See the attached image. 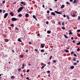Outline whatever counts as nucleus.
Returning a JSON list of instances; mask_svg holds the SVG:
<instances>
[{
    "mask_svg": "<svg viewBox=\"0 0 80 80\" xmlns=\"http://www.w3.org/2000/svg\"><path fill=\"white\" fill-rule=\"evenodd\" d=\"M8 13H5L4 15V18H6L7 17V16H8Z\"/></svg>",
    "mask_w": 80,
    "mask_h": 80,
    "instance_id": "f257e3e1",
    "label": "nucleus"
},
{
    "mask_svg": "<svg viewBox=\"0 0 80 80\" xmlns=\"http://www.w3.org/2000/svg\"><path fill=\"white\" fill-rule=\"evenodd\" d=\"M17 20H18V19H17V18H12V21H16Z\"/></svg>",
    "mask_w": 80,
    "mask_h": 80,
    "instance_id": "f03ea898",
    "label": "nucleus"
},
{
    "mask_svg": "<svg viewBox=\"0 0 80 80\" xmlns=\"http://www.w3.org/2000/svg\"><path fill=\"white\" fill-rule=\"evenodd\" d=\"M78 3V0H74L73 2H72V3Z\"/></svg>",
    "mask_w": 80,
    "mask_h": 80,
    "instance_id": "7ed1b4c3",
    "label": "nucleus"
},
{
    "mask_svg": "<svg viewBox=\"0 0 80 80\" xmlns=\"http://www.w3.org/2000/svg\"><path fill=\"white\" fill-rule=\"evenodd\" d=\"M69 35H72L73 34V33L72 32V30H69Z\"/></svg>",
    "mask_w": 80,
    "mask_h": 80,
    "instance_id": "20e7f679",
    "label": "nucleus"
},
{
    "mask_svg": "<svg viewBox=\"0 0 80 80\" xmlns=\"http://www.w3.org/2000/svg\"><path fill=\"white\" fill-rule=\"evenodd\" d=\"M45 44H41V46L42 47V48H43L44 47H45Z\"/></svg>",
    "mask_w": 80,
    "mask_h": 80,
    "instance_id": "39448f33",
    "label": "nucleus"
},
{
    "mask_svg": "<svg viewBox=\"0 0 80 80\" xmlns=\"http://www.w3.org/2000/svg\"><path fill=\"white\" fill-rule=\"evenodd\" d=\"M54 12L55 13H57V14H61V13L60 12H58L57 11H55Z\"/></svg>",
    "mask_w": 80,
    "mask_h": 80,
    "instance_id": "423d86ee",
    "label": "nucleus"
},
{
    "mask_svg": "<svg viewBox=\"0 0 80 80\" xmlns=\"http://www.w3.org/2000/svg\"><path fill=\"white\" fill-rule=\"evenodd\" d=\"M51 14L53 16H55V13L54 12H51Z\"/></svg>",
    "mask_w": 80,
    "mask_h": 80,
    "instance_id": "0eeeda50",
    "label": "nucleus"
},
{
    "mask_svg": "<svg viewBox=\"0 0 80 80\" xmlns=\"http://www.w3.org/2000/svg\"><path fill=\"white\" fill-rule=\"evenodd\" d=\"M10 15H11L12 17H13V15H14L13 13V12H10Z\"/></svg>",
    "mask_w": 80,
    "mask_h": 80,
    "instance_id": "6e6552de",
    "label": "nucleus"
},
{
    "mask_svg": "<svg viewBox=\"0 0 80 80\" xmlns=\"http://www.w3.org/2000/svg\"><path fill=\"white\" fill-rule=\"evenodd\" d=\"M71 16L72 17H76V15L75 14L73 13V15H72Z\"/></svg>",
    "mask_w": 80,
    "mask_h": 80,
    "instance_id": "1a4fd4ad",
    "label": "nucleus"
},
{
    "mask_svg": "<svg viewBox=\"0 0 80 80\" xmlns=\"http://www.w3.org/2000/svg\"><path fill=\"white\" fill-rule=\"evenodd\" d=\"M18 42H22V41L21 40L20 38H19L18 39Z\"/></svg>",
    "mask_w": 80,
    "mask_h": 80,
    "instance_id": "9d476101",
    "label": "nucleus"
},
{
    "mask_svg": "<svg viewBox=\"0 0 80 80\" xmlns=\"http://www.w3.org/2000/svg\"><path fill=\"white\" fill-rule=\"evenodd\" d=\"M21 4H23V5H25V4H26L25 2H21Z\"/></svg>",
    "mask_w": 80,
    "mask_h": 80,
    "instance_id": "9b49d317",
    "label": "nucleus"
},
{
    "mask_svg": "<svg viewBox=\"0 0 80 80\" xmlns=\"http://www.w3.org/2000/svg\"><path fill=\"white\" fill-rule=\"evenodd\" d=\"M29 15L28 14V13H26L25 15V17H28V16H29Z\"/></svg>",
    "mask_w": 80,
    "mask_h": 80,
    "instance_id": "f8f14e48",
    "label": "nucleus"
},
{
    "mask_svg": "<svg viewBox=\"0 0 80 80\" xmlns=\"http://www.w3.org/2000/svg\"><path fill=\"white\" fill-rule=\"evenodd\" d=\"M23 7H21L19 8V9L21 11V10H23Z\"/></svg>",
    "mask_w": 80,
    "mask_h": 80,
    "instance_id": "ddd939ff",
    "label": "nucleus"
},
{
    "mask_svg": "<svg viewBox=\"0 0 80 80\" xmlns=\"http://www.w3.org/2000/svg\"><path fill=\"white\" fill-rule=\"evenodd\" d=\"M64 51H65V52H66V53H68L69 52V51L66 49H65Z\"/></svg>",
    "mask_w": 80,
    "mask_h": 80,
    "instance_id": "4468645a",
    "label": "nucleus"
},
{
    "mask_svg": "<svg viewBox=\"0 0 80 80\" xmlns=\"http://www.w3.org/2000/svg\"><path fill=\"white\" fill-rule=\"evenodd\" d=\"M64 7H65V5H62L61 6V8H64Z\"/></svg>",
    "mask_w": 80,
    "mask_h": 80,
    "instance_id": "2eb2a0df",
    "label": "nucleus"
},
{
    "mask_svg": "<svg viewBox=\"0 0 80 80\" xmlns=\"http://www.w3.org/2000/svg\"><path fill=\"white\" fill-rule=\"evenodd\" d=\"M64 37L66 38H68V37H67V35H66L64 34Z\"/></svg>",
    "mask_w": 80,
    "mask_h": 80,
    "instance_id": "dca6fc26",
    "label": "nucleus"
},
{
    "mask_svg": "<svg viewBox=\"0 0 80 80\" xmlns=\"http://www.w3.org/2000/svg\"><path fill=\"white\" fill-rule=\"evenodd\" d=\"M74 66H72L70 67L71 69H73L74 68Z\"/></svg>",
    "mask_w": 80,
    "mask_h": 80,
    "instance_id": "f3484780",
    "label": "nucleus"
},
{
    "mask_svg": "<svg viewBox=\"0 0 80 80\" xmlns=\"http://www.w3.org/2000/svg\"><path fill=\"white\" fill-rule=\"evenodd\" d=\"M21 70H22V69L21 68L18 69V72H20V71H21Z\"/></svg>",
    "mask_w": 80,
    "mask_h": 80,
    "instance_id": "a211bd4d",
    "label": "nucleus"
},
{
    "mask_svg": "<svg viewBox=\"0 0 80 80\" xmlns=\"http://www.w3.org/2000/svg\"><path fill=\"white\" fill-rule=\"evenodd\" d=\"M47 33H48L49 34H50V33H51V31H47Z\"/></svg>",
    "mask_w": 80,
    "mask_h": 80,
    "instance_id": "6ab92c4d",
    "label": "nucleus"
},
{
    "mask_svg": "<svg viewBox=\"0 0 80 80\" xmlns=\"http://www.w3.org/2000/svg\"><path fill=\"white\" fill-rule=\"evenodd\" d=\"M66 17L67 18H68V20L70 19V17H69V16L68 15H66Z\"/></svg>",
    "mask_w": 80,
    "mask_h": 80,
    "instance_id": "aec40b11",
    "label": "nucleus"
},
{
    "mask_svg": "<svg viewBox=\"0 0 80 80\" xmlns=\"http://www.w3.org/2000/svg\"><path fill=\"white\" fill-rule=\"evenodd\" d=\"M23 57H24V56L23 55H20V58H23Z\"/></svg>",
    "mask_w": 80,
    "mask_h": 80,
    "instance_id": "412c9836",
    "label": "nucleus"
},
{
    "mask_svg": "<svg viewBox=\"0 0 80 80\" xmlns=\"http://www.w3.org/2000/svg\"><path fill=\"white\" fill-rule=\"evenodd\" d=\"M73 65L75 66V65H77V64L76 62H74L73 63Z\"/></svg>",
    "mask_w": 80,
    "mask_h": 80,
    "instance_id": "4be33fe9",
    "label": "nucleus"
},
{
    "mask_svg": "<svg viewBox=\"0 0 80 80\" xmlns=\"http://www.w3.org/2000/svg\"><path fill=\"white\" fill-rule=\"evenodd\" d=\"M22 16V14H19L18 15V17H21Z\"/></svg>",
    "mask_w": 80,
    "mask_h": 80,
    "instance_id": "5701e85b",
    "label": "nucleus"
},
{
    "mask_svg": "<svg viewBox=\"0 0 80 80\" xmlns=\"http://www.w3.org/2000/svg\"><path fill=\"white\" fill-rule=\"evenodd\" d=\"M77 45H80V42H79L78 43H77Z\"/></svg>",
    "mask_w": 80,
    "mask_h": 80,
    "instance_id": "b1692460",
    "label": "nucleus"
},
{
    "mask_svg": "<svg viewBox=\"0 0 80 80\" xmlns=\"http://www.w3.org/2000/svg\"><path fill=\"white\" fill-rule=\"evenodd\" d=\"M32 17L33 18H36V16L35 15H33L32 16Z\"/></svg>",
    "mask_w": 80,
    "mask_h": 80,
    "instance_id": "393cba45",
    "label": "nucleus"
},
{
    "mask_svg": "<svg viewBox=\"0 0 80 80\" xmlns=\"http://www.w3.org/2000/svg\"><path fill=\"white\" fill-rule=\"evenodd\" d=\"M11 27H14V24H11Z\"/></svg>",
    "mask_w": 80,
    "mask_h": 80,
    "instance_id": "a878e982",
    "label": "nucleus"
},
{
    "mask_svg": "<svg viewBox=\"0 0 80 80\" xmlns=\"http://www.w3.org/2000/svg\"><path fill=\"white\" fill-rule=\"evenodd\" d=\"M6 12V10H3V13H5V12Z\"/></svg>",
    "mask_w": 80,
    "mask_h": 80,
    "instance_id": "bb28decb",
    "label": "nucleus"
},
{
    "mask_svg": "<svg viewBox=\"0 0 80 80\" xmlns=\"http://www.w3.org/2000/svg\"><path fill=\"white\" fill-rule=\"evenodd\" d=\"M41 52H45V51L43 49H42L41 50Z\"/></svg>",
    "mask_w": 80,
    "mask_h": 80,
    "instance_id": "cd10ccee",
    "label": "nucleus"
},
{
    "mask_svg": "<svg viewBox=\"0 0 80 80\" xmlns=\"http://www.w3.org/2000/svg\"><path fill=\"white\" fill-rule=\"evenodd\" d=\"M47 19H48V20H49V18H50V17H49V16H47Z\"/></svg>",
    "mask_w": 80,
    "mask_h": 80,
    "instance_id": "c85d7f7f",
    "label": "nucleus"
},
{
    "mask_svg": "<svg viewBox=\"0 0 80 80\" xmlns=\"http://www.w3.org/2000/svg\"><path fill=\"white\" fill-rule=\"evenodd\" d=\"M5 42H8V39H6L5 40Z\"/></svg>",
    "mask_w": 80,
    "mask_h": 80,
    "instance_id": "c756f323",
    "label": "nucleus"
},
{
    "mask_svg": "<svg viewBox=\"0 0 80 80\" xmlns=\"http://www.w3.org/2000/svg\"><path fill=\"white\" fill-rule=\"evenodd\" d=\"M62 30H65V28L64 27H62Z\"/></svg>",
    "mask_w": 80,
    "mask_h": 80,
    "instance_id": "7c9ffc66",
    "label": "nucleus"
},
{
    "mask_svg": "<svg viewBox=\"0 0 80 80\" xmlns=\"http://www.w3.org/2000/svg\"><path fill=\"white\" fill-rule=\"evenodd\" d=\"M14 76H12L11 77V78H12V79H13V78H14Z\"/></svg>",
    "mask_w": 80,
    "mask_h": 80,
    "instance_id": "2f4dec72",
    "label": "nucleus"
},
{
    "mask_svg": "<svg viewBox=\"0 0 80 80\" xmlns=\"http://www.w3.org/2000/svg\"><path fill=\"white\" fill-rule=\"evenodd\" d=\"M73 58L74 59H72V60L73 61H76V59H75L74 57Z\"/></svg>",
    "mask_w": 80,
    "mask_h": 80,
    "instance_id": "473e14b6",
    "label": "nucleus"
},
{
    "mask_svg": "<svg viewBox=\"0 0 80 80\" xmlns=\"http://www.w3.org/2000/svg\"><path fill=\"white\" fill-rule=\"evenodd\" d=\"M58 23L59 25H60L61 24V22H58Z\"/></svg>",
    "mask_w": 80,
    "mask_h": 80,
    "instance_id": "72a5a7b5",
    "label": "nucleus"
},
{
    "mask_svg": "<svg viewBox=\"0 0 80 80\" xmlns=\"http://www.w3.org/2000/svg\"><path fill=\"white\" fill-rule=\"evenodd\" d=\"M48 64H49V65H50V64H51V62H49L48 63Z\"/></svg>",
    "mask_w": 80,
    "mask_h": 80,
    "instance_id": "f704fd0d",
    "label": "nucleus"
},
{
    "mask_svg": "<svg viewBox=\"0 0 80 80\" xmlns=\"http://www.w3.org/2000/svg\"><path fill=\"white\" fill-rule=\"evenodd\" d=\"M21 11L19 9H18V12H20V11Z\"/></svg>",
    "mask_w": 80,
    "mask_h": 80,
    "instance_id": "c9c22d12",
    "label": "nucleus"
},
{
    "mask_svg": "<svg viewBox=\"0 0 80 80\" xmlns=\"http://www.w3.org/2000/svg\"><path fill=\"white\" fill-rule=\"evenodd\" d=\"M80 50V49L79 48H78V49H77V51H78V52H79Z\"/></svg>",
    "mask_w": 80,
    "mask_h": 80,
    "instance_id": "e433bc0d",
    "label": "nucleus"
},
{
    "mask_svg": "<svg viewBox=\"0 0 80 80\" xmlns=\"http://www.w3.org/2000/svg\"><path fill=\"white\" fill-rule=\"evenodd\" d=\"M29 71L30 70L29 69H28V70L27 71V73H28Z\"/></svg>",
    "mask_w": 80,
    "mask_h": 80,
    "instance_id": "4c0bfd02",
    "label": "nucleus"
},
{
    "mask_svg": "<svg viewBox=\"0 0 80 80\" xmlns=\"http://www.w3.org/2000/svg\"><path fill=\"white\" fill-rule=\"evenodd\" d=\"M57 61H56V60H53V62L54 63H56Z\"/></svg>",
    "mask_w": 80,
    "mask_h": 80,
    "instance_id": "58836bf2",
    "label": "nucleus"
},
{
    "mask_svg": "<svg viewBox=\"0 0 80 80\" xmlns=\"http://www.w3.org/2000/svg\"><path fill=\"white\" fill-rule=\"evenodd\" d=\"M5 3V1H3L2 2V3L3 4Z\"/></svg>",
    "mask_w": 80,
    "mask_h": 80,
    "instance_id": "ea45409f",
    "label": "nucleus"
},
{
    "mask_svg": "<svg viewBox=\"0 0 80 80\" xmlns=\"http://www.w3.org/2000/svg\"><path fill=\"white\" fill-rule=\"evenodd\" d=\"M74 53V52H71V54L72 55V54H73Z\"/></svg>",
    "mask_w": 80,
    "mask_h": 80,
    "instance_id": "a19ab883",
    "label": "nucleus"
},
{
    "mask_svg": "<svg viewBox=\"0 0 80 80\" xmlns=\"http://www.w3.org/2000/svg\"><path fill=\"white\" fill-rule=\"evenodd\" d=\"M73 55L74 57H77V54H74Z\"/></svg>",
    "mask_w": 80,
    "mask_h": 80,
    "instance_id": "79ce46f5",
    "label": "nucleus"
},
{
    "mask_svg": "<svg viewBox=\"0 0 80 80\" xmlns=\"http://www.w3.org/2000/svg\"><path fill=\"white\" fill-rule=\"evenodd\" d=\"M35 52H38V49H35Z\"/></svg>",
    "mask_w": 80,
    "mask_h": 80,
    "instance_id": "37998d69",
    "label": "nucleus"
},
{
    "mask_svg": "<svg viewBox=\"0 0 80 80\" xmlns=\"http://www.w3.org/2000/svg\"><path fill=\"white\" fill-rule=\"evenodd\" d=\"M42 65H43V67H45V66H46V64H43Z\"/></svg>",
    "mask_w": 80,
    "mask_h": 80,
    "instance_id": "c03bdc74",
    "label": "nucleus"
},
{
    "mask_svg": "<svg viewBox=\"0 0 80 80\" xmlns=\"http://www.w3.org/2000/svg\"><path fill=\"white\" fill-rule=\"evenodd\" d=\"M63 17L65 18V17H66V15H65V14H64L63 15Z\"/></svg>",
    "mask_w": 80,
    "mask_h": 80,
    "instance_id": "a18cd8bd",
    "label": "nucleus"
},
{
    "mask_svg": "<svg viewBox=\"0 0 80 80\" xmlns=\"http://www.w3.org/2000/svg\"><path fill=\"white\" fill-rule=\"evenodd\" d=\"M15 28L17 30H18V28H17V27H16Z\"/></svg>",
    "mask_w": 80,
    "mask_h": 80,
    "instance_id": "49530a36",
    "label": "nucleus"
},
{
    "mask_svg": "<svg viewBox=\"0 0 80 80\" xmlns=\"http://www.w3.org/2000/svg\"><path fill=\"white\" fill-rule=\"evenodd\" d=\"M47 72L48 73H50V71H47Z\"/></svg>",
    "mask_w": 80,
    "mask_h": 80,
    "instance_id": "de8ad7c7",
    "label": "nucleus"
},
{
    "mask_svg": "<svg viewBox=\"0 0 80 80\" xmlns=\"http://www.w3.org/2000/svg\"><path fill=\"white\" fill-rule=\"evenodd\" d=\"M52 56H51L50 57V58H49L50 60H51L52 59Z\"/></svg>",
    "mask_w": 80,
    "mask_h": 80,
    "instance_id": "09e8293b",
    "label": "nucleus"
},
{
    "mask_svg": "<svg viewBox=\"0 0 80 80\" xmlns=\"http://www.w3.org/2000/svg\"><path fill=\"white\" fill-rule=\"evenodd\" d=\"M62 26H65V25H64V22H63L62 23Z\"/></svg>",
    "mask_w": 80,
    "mask_h": 80,
    "instance_id": "8fccbe9b",
    "label": "nucleus"
},
{
    "mask_svg": "<svg viewBox=\"0 0 80 80\" xmlns=\"http://www.w3.org/2000/svg\"><path fill=\"white\" fill-rule=\"evenodd\" d=\"M28 52V50L26 49V52Z\"/></svg>",
    "mask_w": 80,
    "mask_h": 80,
    "instance_id": "3c124183",
    "label": "nucleus"
},
{
    "mask_svg": "<svg viewBox=\"0 0 80 80\" xmlns=\"http://www.w3.org/2000/svg\"><path fill=\"white\" fill-rule=\"evenodd\" d=\"M26 12L28 13H30V12H29V11L28 10H27Z\"/></svg>",
    "mask_w": 80,
    "mask_h": 80,
    "instance_id": "603ef678",
    "label": "nucleus"
},
{
    "mask_svg": "<svg viewBox=\"0 0 80 80\" xmlns=\"http://www.w3.org/2000/svg\"><path fill=\"white\" fill-rule=\"evenodd\" d=\"M78 19H79V20H80V16H78Z\"/></svg>",
    "mask_w": 80,
    "mask_h": 80,
    "instance_id": "864d4df0",
    "label": "nucleus"
},
{
    "mask_svg": "<svg viewBox=\"0 0 80 80\" xmlns=\"http://www.w3.org/2000/svg\"><path fill=\"white\" fill-rule=\"evenodd\" d=\"M0 13H2V10L0 9Z\"/></svg>",
    "mask_w": 80,
    "mask_h": 80,
    "instance_id": "5fc2aeb1",
    "label": "nucleus"
},
{
    "mask_svg": "<svg viewBox=\"0 0 80 80\" xmlns=\"http://www.w3.org/2000/svg\"><path fill=\"white\" fill-rule=\"evenodd\" d=\"M66 4H68V5H70V3H69V2H66Z\"/></svg>",
    "mask_w": 80,
    "mask_h": 80,
    "instance_id": "6e6d98bb",
    "label": "nucleus"
},
{
    "mask_svg": "<svg viewBox=\"0 0 80 80\" xmlns=\"http://www.w3.org/2000/svg\"><path fill=\"white\" fill-rule=\"evenodd\" d=\"M47 13H50V11H49V10L47 11Z\"/></svg>",
    "mask_w": 80,
    "mask_h": 80,
    "instance_id": "4d7b16f0",
    "label": "nucleus"
},
{
    "mask_svg": "<svg viewBox=\"0 0 80 80\" xmlns=\"http://www.w3.org/2000/svg\"><path fill=\"white\" fill-rule=\"evenodd\" d=\"M77 31H78V32H80V29L78 30Z\"/></svg>",
    "mask_w": 80,
    "mask_h": 80,
    "instance_id": "13d9d810",
    "label": "nucleus"
},
{
    "mask_svg": "<svg viewBox=\"0 0 80 80\" xmlns=\"http://www.w3.org/2000/svg\"><path fill=\"white\" fill-rule=\"evenodd\" d=\"M46 24H48V22L46 21Z\"/></svg>",
    "mask_w": 80,
    "mask_h": 80,
    "instance_id": "bf43d9fd",
    "label": "nucleus"
},
{
    "mask_svg": "<svg viewBox=\"0 0 80 80\" xmlns=\"http://www.w3.org/2000/svg\"><path fill=\"white\" fill-rule=\"evenodd\" d=\"M43 68H44V66H42V67H41V69H43Z\"/></svg>",
    "mask_w": 80,
    "mask_h": 80,
    "instance_id": "052dcab7",
    "label": "nucleus"
},
{
    "mask_svg": "<svg viewBox=\"0 0 80 80\" xmlns=\"http://www.w3.org/2000/svg\"><path fill=\"white\" fill-rule=\"evenodd\" d=\"M29 44L31 45V44H32V42H29Z\"/></svg>",
    "mask_w": 80,
    "mask_h": 80,
    "instance_id": "680f3d73",
    "label": "nucleus"
},
{
    "mask_svg": "<svg viewBox=\"0 0 80 80\" xmlns=\"http://www.w3.org/2000/svg\"><path fill=\"white\" fill-rule=\"evenodd\" d=\"M71 40H73V37H72L71 38Z\"/></svg>",
    "mask_w": 80,
    "mask_h": 80,
    "instance_id": "e2e57ef3",
    "label": "nucleus"
},
{
    "mask_svg": "<svg viewBox=\"0 0 80 80\" xmlns=\"http://www.w3.org/2000/svg\"><path fill=\"white\" fill-rule=\"evenodd\" d=\"M26 79L27 80H29V78H28V77L26 78Z\"/></svg>",
    "mask_w": 80,
    "mask_h": 80,
    "instance_id": "0e129e2a",
    "label": "nucleus"
},
{
    "mask_svg": "<svg viewBox=\"0 0 80 80\" xmlns=\"http://www.w3.org/2000/svg\"><path fill=\"white\" fill-rule=\"evenodd\" d=\"M79 62V61H78V60H77V63H78Z\"/></svg>",
    "mask_w": 80,
    "mask_h": 80,
    "instance_id": "69168bd1",
    "label": "nucleus"
},
{
    "mask_svg": "<svg viewBox=\"0 0 80 80\" xmlns=\"http://www.w3.org/2000/svg\"><path fill=\"white\" fill-rule=\"evenodd\" d=\"M49 10H50L51 11H52V9L51 8H49Z\"/></svg>",
    "mask_w": 80,
    "mask_h": 80,
    "instance_id": "338daca9",
    "label": "nucleus"
},
{
    "mask_svg": "<svg viewBox=\"0 0 80 80\" xmlns=\"http://www.w3.org/2000/svg\"><path fill=\"white\" fill-rule=\"evenodd\" d=\"M78 36L79 37H80V34H79L78 35Z\"/></svg>",
    "mask_w": 80,
    "mask_h": 80,
    "instance_id": "774afa93",
    "label": "nucleus"
}]
</instances>
